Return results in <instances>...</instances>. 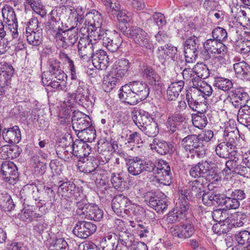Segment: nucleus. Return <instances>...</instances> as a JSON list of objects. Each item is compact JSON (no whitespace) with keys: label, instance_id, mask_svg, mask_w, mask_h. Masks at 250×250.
<instances>
[{"label":"nucleus","instance_id":"obj_1","mask_svg":"<svg viewBox=\"0 0 250 250\" xmlns=\"http://www.w3.org/2000/svg\"><path fill=\"white\" fill-rule=\"evenodd\" d=\"M125 164L128 172L135 176L144 171L153 172L155 168V165L152 161H145L139 156L125 157Z\"/></svg>","mask_w":250,"mask_h":250},{"label":"nucleus","instance_id":"obj_2","mask_svg":"<svg viewBox=\"0 0 250 250\" xmlns=\"http://www.w3.org/2000/svg\"><path fill=\"white\" fill-rule=\"evenodd\" d=\"M122 32L126 37L131 39L137 44L147 49H151L153 45L147 33L143 28L132 26L128 28L122 27Z\"/></svg>","mask_w":250,"mask_h":250},{"label":"nucleus","instance_id":"obj_3","mask_svg":"<svg viewBox=\"0 0 250 250\" xmlns=\"http://www.w3.org/2000/svg\"><path fill=\"white\" fill-rule=\"evenodd\" d=\"M181 144L186 151L196 153L198 157H202L205 154L203 143L196 135H189L184 138Z\"/></svg>","mask_w":250,"mask_h":250},{"label":"nucleus","instance_id":"obj_4","mask_svg":"<svg viewBox=\"0 0 250 250\" xmlns=\"http://www.w3.org/2000/svg\"><path fill=\"white\" fill-rule=\"evenodd\" d=\"M58 192L62 197H68L74 200H79L83 197L82 188L76 186L70 181L63 182L58 187Z\"/></svg>","mask_w":250,"mask_h":250},{"label":"nucleus","instance_id":"obj_5","mask_svg":"<svg viewBox=\"0 0 250 250\" xmlns=\"http://www.w3.org/2000/svg\"><path fill=\"white\" fill-rule=\"evenodd\" d=\"M205 51L202 52V57L205 60H209L210 54L225 55L227 52V47L222 43L213 39L207 40L203 44Z\"/></svg>","mask_w":250,"mask_h":250},{"label":"nucleus","instance_id":"obj_6","mask_svg":"<svg viewBox=\"0 0 250 250\" xmlns=\"http://www.w3.org/2000/svg\"><path fill=\"white\" fill-rule=\"evenodd\" d=\"M189 206L186 201L179 203L178 206L169 211L164 218L168 224L175 223L187 219L188 211Z\"/></svg>","mask_w":250,"mask_h":250},{"label":"nucleus","instance_id":"obj_7","mask_svg":"<svg viewBox=\"0 0 250 250\" xmlns=\"http://www.w3.org/2000/svg\"><path fill=\"white\" fill-rule=\"evenodd\" d=\"M70 87L75 90V100L79 104H88L89 93L87 84L81 80H75L71 83Z\"/></svg>","mask_w":250,"mask_h":250},{"label":"nucleus","instance_id":"obj_8","mask_svg":"<svg viewBox=\"0 0 250 250\" xmlns=\"http://www.w3.org/2000/svg\"><path fill=\"white\" fill-rule=\"evenodd\" d=\"M55 38L58 42V45L63 48H67L69 46H72L78 39V34L71 28L67 30H59L55 35Z\"/></svg>","mask_w":250,"mask_h":250},{"label":"nucleus","instance_id":"obj_9","mask_svg":"<svg viewBox=\"0 0 250 250\" xmlns=\"http://www.w3.org/2000/svg\"><path fill=\"white\" fill-rule=\"evenodd\" d=\"M199 45V41L197 37L193 36L188 38L185 42L184 52L185 60L188 63L195 62Z\"/></svg>","mask_w":250,"mask_h":250},{"label":"nucleus","instance_id":"obj_10","mask_svg":"<svg viewBox=\"0 0 250 250\" xmlns=\"http://www.w3.org/2000/svg\"><path fill=\"white\" fill-rule=\"evenodd\" d=\"M2 15L3 21L12 32L13 38H18V21L14 9L11 6L6 5L2 9Z\"/></svg>","mask_w":250,"mask_h":250},{"label":"nucleus","instance_id":"obj_11","mask_svg":"<svg viewBox=\"0 0 250 250\" xmlns=\"http://www.w3.org/2000/svg\"><path fill=\"white\" fill-rule=\"evenodd\" d=\"M1 71H0V95H5L11 88V77L14 69L13 66L8 63L4 64Z\"/></svg>","mask_w":250,"mask_h":250},{"label":"nucleus","instance_id":"obj_12","mask_svg":"<svg viewBox=\"0 0 250 250\" xmlns=\"http://www.w3.org/2000/svg\"><path fill=\"white\" fill-rule=\"evenodd\" d=\"M72 127L76 133L79 134L91 125L90 117L81 112H76L72 118Z\"/></svg>","mask_w":250,"mask_h":250},{"label":"nucleus","instance_id":"obj_13","mask_svg":"<svg viewBox=\"0 0 250 250\" xmlns=\"http://www.w3.org/2000/svg\"><path fill=\"white\" fill-rule=\"evenodd\" d=\"M96 229V226L91 222L79 221L73 229V233L80 238L85 239L94 233Z\"/></svg>","mask_w":250,"mask_h":250},{"label":"nucleus","instance_id":"obj_14","mask_svg":"<svg viewBox=\"0 0 250 250\" xmlns=\"http://www.w3.org/2000/svg\"><path fill=\"white\" fill-rule=\"evenodd\" d=\"M169 230L173 236L185 239L190 237L193 234L195 228L192 223L186 222L180 226L173 225Z\"/></svg>","mask_w":250,"mask_h":250},{"label":"nucleus","instance_id":"obj_15","mask_svg":"<svg viewBox=\"0 0 250 250\" xmlns=\"http://www.w3.org/2000/svg\"><path fill=\"white\" fill-rule=\"evenodd\" d=\"M119 241L120 242L121 250H138L141 248L145 249L144 243H138L136 245L132 235L125 231H122L119 234Z\"/></svg>","mask_w":250,"mask_h":250},{"label":"nucleus","instance_id":"obj_16","mask_svg":"<svg viewBox=\"0 0 250 250\" xmlns=\"http://www.w3.org/2000/svg\"><path fill=\"white\" fill-rule=\"evenodd\" d=\"M67 76L46 77L45 73L42 75V81L43 83L48 86H50L54 90H63L66 87Z\"/></svg>","mask_w":250,"mask_h":250},{"label":"nucleus","instance_id":"obj_17","mask_svg":"<svg viewBox=\"0 0 250 250\" xmlns=\"http://www.w3.org/2000/svg\"><path fill=\"white\" fill-rule=\"evenodd\" d=\"M177 53V47L171 43L158 47L156 51L157 57L162 63L170 59L174 60Z\"/></svg>","mask_w":250,"mask_h":250},{"label":"nucleus","instance_id":"obj_18","mask_svg":"<svg viewBox=\"0 0 250 250\" xmlns=\"http://www.w3.org/2000/svg\"><path fill=\"white\" fill-rule=\"evenodd\" d=\"M1 172L2 178L10 184L18 177L17 167L12 162H4L1 166Z\"/></svg>","mask_w":250,"mask_h":250},{"label":"nucleus","instance_id":"obj_19","mask_svg":"<svg viewBox=\"0 0 250 250\" xmlns=\"http://www.w3.org/2000/svg\"><path fill=\"white\" fill-rule=\"evenodd\" d=\"M186 100L189 107L193 110H196L197 105L202 103L204 99L197 86L192 85L187 91Z\"/></svg>","mask_w":250,"mask_h":250},{"label":"nucleus","instance_id":"obj_20","mask_svg":"<svg viewBox=\"0 0 250 250\" xmlns=\"http://www.w3.org/2000/svg\"><path fill=\"white\" fill-rule=\"evenodd\" d=\"M119 97L123 102L130 105H135L140 102L129 83L121 87L119 90Z\"/></svg>","mask_w":250,"mask_h":250},{"label":"nucleus","instance_id":"obj_21","mask_svg":"<svg viewBox=\"0 0 250 250\" xmlns=\"http://www.w3.org/2000/svg\"><path fill=\"white\" fill-rule=\"evenodd\" d=\"M78 53L81 58L89 59L93 53V45L89 39L81 38L78 43Z\"/></svg>","mask_w":250,"mask_h":250},{"label":"nucleus","instance_id":"obj_22","mask_svg":"<svg viewBox=\"0 0 250 250\" xmlns=\"http://www.w3.org/2000/svg\"><path fill=\"white\" fill-rule=\"evenodd\" d=\"M150 146L152 150H155L158 154L162 155L171 154L174 150L172 143L156 138L153 140Z\"/></svg>","mask_w":250,"mask_h":250},{"label":"nucleus","instance_id":"obj_23","mask_svg":"<svg viewBox=\"0 0 250 250\" xmlns=\"http://www.w3.org/2000/svg\"><path fill=\"white\" fill-rule=\"evenodd\" d=\"M140 102L145 100L149 94L147 84L143 81H133L128 83Z\"/></svg>","mask_w":250,"mask_h":250},{"label":"nucleus","instance_id":"obj_24","mask_svg":"<svg viewBox=\"0 0 250 250\" xmlns=\"http://www.w3.org/2000/svg\"><path fill=\"white\" fill-rule=\"evenodd\" d=\"M94 67L101 70L105 69L109 65V62L106 52L103 50H99L90 57Z\"/></svg>","mask_w":250,"mask_h":250},{"label":"nucleus","instance_id":"obj_25","mask_svg":"<svg viewBox=\"0 0 250 250\" xmlns=\"http://www.w3.org/2000/svg\"><path fill=\"white\" fill-rule=\"evenodd\" d=\"M72 155L77 158H84L87 157L90 153L91 148L84 141L76 140L71 147Z\"/></svg>","mask_w":250,"mask_h":250},{"label":"nucleus","instance_id":"obj_26","mask_svg":"<svg viewBox=\"0 0 250 250\" xmlns=\"http://www.w3.org/2000/svg\"><path fill=\"white\" fill-rule=\"evenodd\" d=\"M132 119L135 124L138 126H146L148 124L154 121L151 115L144 110L133 111L131 113Z\"/></svg>","mask_w":250,"mask_h":250},{"label":"nucleus","instance_id":"obj_27","mask_svg":"<svg viewBox=\"0 0 250 250\" xmlns=\"http://www.w3.org/2000/svg\"><path fill=\"white\" fill-rule=\"evenodd\" d=\"M146 201L149 206L158 213H163L167 208V199L164 195L162 197L155 195L150 196Z\"/></svg>","mask_w":250,"mask_h":250},{"label":"nucleus","instance_id":"obj_28","mask_svg":"<svg viewBox=\"0 0 250 250\" xmlns=\"http://www.w3.org/2000/svg\"><path fill=\"white\" fill-rule=\"evenodd\" d=\"M2 136L3 140L10 144H18L21 140V131L17 125L8 129H4Z\"/></svg>","mask_w":250,"mask_h":250},{"label":"nucleus","instance_id":"obj_29","mask_svg":"<svg viewBox=\"0 0 250 250\" xmlns=\"http://www.w3.org/2000/svg\"><path fill=\"white\" fill-rule=\"evenodd\" d=\"M129 200L123 194L116 195L112 201V208L118 215L121 214L122 210L125 211V206L128 205Z\"/></svg>","mask_w":250,"mask_h":250},{"label":"nucleus","instance_id":"obj_30","mask_svg":"<svg viewBox=\"0 0 250 250\" xmlns=\"http://www.w3.org/2000/svg\"><path fill=\"white\" fill-rule=\"evenodd\" d=\"M87 31L88 33L87 38L89 39L91 42L92 41H101L102 43L108 30L102 29L101 27H93L90 25L87 26Z\"/></svg>","mask_w":250,"mask_h":250},{"label":"nucleus","instance_id":"obj_31","mask_svg":"<svg viewBox=\"0 0 250 250\" xmlns=\"http://www.w3.org/2000/svg\"><path fill=\"white\" fill-rule=\"evenodd\" d=\"M156 171L157 175L155 177L158 178L157 180L159 182L163 183V181L168 182L170 180V168L166 162L163 161L161 166L158 164V167H155V170L153 171Z\"/></svg>","mask_w":250,"mask_h":250},{"label":"nucleus","instance_id":"obj_32","mask_svg":"<svg viewBox=\"0 0 250 250\" xmlns=\"http://www.w3.org/2000/svg\"><path fill=\"white\" fill-rule=\"evenodd\" d=\"M85 210V216L84 218L88 220H93L95 221H100L103 218V211L95 204H91L87 206Z\"/></svg>","mask_w":250,"mask_h":250},{"label":"nucleus","instance_id":"obj_33","mask_svg":"<svg viewBox=\"0 0 250 250\" xmlns=\"http://www.w3.org/2000/svg\"><path fill=\"white\" fill-rule=\"evenodd\" d=\"M49 74L47 77L62 76L64 77L66 75L61 68V62L54 58H50L47 62Z\"/></svg>","mask_w":250,"mask_h":250},{"label":"nucleus","instance_id":"obj_34","mask_svg":"<svg viewBox=\"0 0 250 250\" xmlns=\"http://www.w3.org/2000/svg\"><path fill=\"white\" fill-rule=\"evenodd\" d=\"M184 84L185 83L183 81H179L171 83L167 91L168 99L170 101L176 100L183 89Z\"/></svg>","mask_w":250,"mask_h":250},{"label":"nucleus","instance_id":"obj_35","mask_svg":"<svg viewBox=\"0 0 250 250\" xmlns=\"http://www.w3.org/2000/svg\"><path fill=\"white\" fill-rule=\"evenodd\" d=\"M234 224L235 221L233 219L229 218L222 222L214 224L212 226V229L214 232L219 235L227 233L232 229Z\"/></svg>","mask_w":250,"mask_h":250},{"label":"nucleus","instance_id":"obj_36","mask_svg":"<svg viewBox=\"0 0 250 250\" xmlns=\"http://www.w3.org/2000/svg\"><path fill=\"white\" fill-rule=\"evenodd\" d=\"M238 122L247 127L250 130V106L244 105L238 112Z\"/></svg>","mask_w":250,"mask_h":250},{"label":"nucleus","instance_id":"obj_37","mask_svg":"<svg viewBox=\"0 0 250 250\" xmlns=\"http://www.w3.org/2000/svg\"><path fill=\"white\" fill-rule=\"evenodd\" d=\"M233 147H230L226 143L222 142L217 146L215 152L217 155L223 158H228L233 155L232 154L235 151Z\"/></svg>","mask_w":250,"mask_h":250},{"label":"nucleus","instance_id":"obj_38","mask_svg":"<svg viewBox=\"0 0 250 250\" xmlns=\"http://www.w3.org/2000/svg\"><path fill=\"white\" fill-rule=\"evenodd\" d=\"M245 8L247 9L241 5L236 4L232 6L231 9L232 16L237 21H239L244 22L250 21L249 18L247 17L246 12L243 9Z\"/></svg>","mask_w":250,"mask_h":250},{"label":"nucleus","instance_id":"obj_39","mask_svg":"<svg viewBox=\"0 0 250 250\" xmlns=\"http://www.w3.org/2000/svg\"><path fill=\"white\" fill-rule=\"evenodd\" d=\"M238 130H230L229 128H226L223 135V142L226 143L230 147H233L235 149L237 139Z\"/></svg>","mask_w":250,"mask_h":250},{"label":"nucleus","instance_id":"obj_40","mask_svg":"<svg viewBox=\"0 0 250 250\" xmlns=\"http://www.w3.org/2000/svg\"><path fill=\"white\" fill-rule=\"evenodd\" d=\"M191 194L197 198L201 197L202 194L204 192L205 186L203 182L199 180H195L188 183Z\"/></svg>","mask_w":250,"mask_h":250},{"label":"nucleus","instance_id":"obj_41","mask_svg":"<svg viewBox=\"0 0 250 250\" xmlns=\"http://www.w3.org/2000/svg\"><path fill=\"white\" fill-rule=\"evenodd\" d=\"M233 68L237 74L242 75L245 79H250V66L245 62L234 63Z\"/></svg>","mask_w":250,"mask_h":250},{"label":"nucleus","instance_id":"obj_42","mask_svg":"<svg viewBox=\"0 0 250 250\" xmlns=\"http://www.w3.org/2000/svg\"><path fill=\"white\" fill-rule=\"evenodd\" d=\"M111 182L114 188L118 190L123 191L126 189V182L121 173H112Z\"/></svg>","mask_w":250,"mask_h":250},{"label":"nucleus","instance_id":"obj_43","mask_svg":"<svg viewBox=\"0 0 250 250\" xmlns=\"http://www.w3.org/2000/svg\"><path fill=\"white\" fill-rule=\"evenodd\" d=\"M194 73L199 79H205L209 76V71L207 66L203 63H197L193 68Z\"/></svg>","mask_w":250,"mask_h":250},{"label":"nucleus","instance_id":"obj_44","mask_svg":"<svg viewBox=\"0 0 250 250\" xmlns=\"http://www.w3.org/2000/svg\"><path fill=\"white\" fill-rule=\"evenodd\" d=\"M112 75L110 73L103 81L102 87L105 92H110L120 83L121 81L118 78Z\"/></svg>","mask_w":250,"mask_h":250},{"label":"nucleus","instance_id":"obj_45","mask_svg":"<svg viewBox=\"0 0 250 250\" xmlns=\"http://www.w3.org/2000/svg\"><path fill=\"white\" fill-rule=\"evenodd\" d=\"M193 85L197 86L201 93L203 99L209 97L212 93L211 86L206 83H204L201 79L198 81H194Z\"/></svg>","mask_w":250,"mask_h":250},{"label":"nucleus","instance_id":"obj_46","mask_svg":"<svg viewBox=\"0 0 250 250\" xmlns=\"http://www.w3.org/2000/svg\"><path fill=\"white\" fill-rule=\"evenodd\" d=\"M27 41L30 44L38 46L42 42V34L39 30L26 31Z\"/></svg>","mask_w":250,"mask_h":250},{"label":"nucleus","instance_id":"obj_47","mask_svg":"<svg viewBox=\"0 0 250 250\" xmlns=\"http://www.w3.org/2000/svg\"><path fill=\"white\" fill-rule=\"evenodd\" d=\"M234 239L238 244V246L247 245L250 243V232L246 230L237 232L234 235Z\"/></svg>","mask_w":250,"mask_h":250},{"label":"nucleus","instance_id":"obj_48","mask_svg":"<svg viewBox=\"0 0 250 250\" xmlns=\"http://www.w3.org/2000/svg\"><path fill=\"white\" fill-rule=\"evenodd\" d=\"M0 206L5 211H10L14 209L15 204L9 194L1 193L0 195Z\"/></svg>","mask_w":250,"mask_h":250},{"label":"nucleus","instance_id":"obj_49","mask_svg":"<svg viewBox=\"0 0 250 250\" xmlns=\"http://www.w3.org/2000/svg\"><path fill=\"white\" fill-rule=\"evenodd\" d=\"M125 213L128 216H139L144 213L143 208L139 205L129 202L125 208Z\"/></svg>","mask_w":250,"mask_h":250},{"label":"nucleus","instance_id":"obj_50","mask_svg":"<svg viewBox=\"0 0 250 250\" xmlns=\"http://www.w3.org/2000/svg\"><path fill=\"white\" fill-rule=\"evenodd\" d=\"M81 140L92 142L96 137V130L91 125L77 135Z\"/></svg>","mask_w":250,"mask_h":250},{"label":"nucleus","instance_id":"obj_51","mask_svg":"<svg viewBox=\"0 0 250 250\" xmlns=\"http://www.w3.org/2000/svg\"><path fill=\"white\" fill-rule=\"evenodd\" d=\"M57 15V10H53L49 14V20L48 22V26L50 29H52L54 35L59 30H62L60 28V24L62 22L55 18V16Z\"/></svg>","mask_w":250,"mask_h":250},{"label":"nucleus","instance_id":"obj_52","mask_svg":"<svg viewBox=\"0 0 250 250\" xmlns=\"http://www.w3.org/2000/svg\"><path fill=\"white\" fill-rule=\"evenodd\" d=\"M214 85L219 89L224 91H228L233 87L231 80L221 77L215 78Z\"/></svg>","mask_w":250,"mask_h":250},{"label":"nucleus","instance_id":"obj_53","mask_svg":"<svg viewBox=\"0 0 250 250\" xmlns=\"http://www.w3.org/2000/svg\"><path fill=\"white\" fill-rule=\"evenodd\" d=\"M86 20H87V25L93 27H101L102 23V18L101 15L97 11L93 13H88L86 15Z\"/></svg>","mask_w":250,"mask_h":250},{"label":"nucleus","instance_id":"obj_54","mask_svg":"<svg viewBox=\"0 0 250 250\" xmlns=\"http://www.w3.org/2000/svg\"><path fill=\"white\" fill-rule=\"evenodd\" d=\"M141 130L148 137H154L159 132V128L157 123L153 121L146 126H144Z\"/></svg>","mask_w":250,"mask_h":250},{"label":"nucleus","instance_id":"obj_55","mask_svg":"<svg viewBox=\"0 0 250 250\" xmlns=\"http://www.w3.org/2000/svg\"><path fill=\"white\" fill-rule=\"evenodd\" d=\"M236 50L242 54H246L250 51V40L241 39L236 42Z\"/></svg>","mask_w":250,"mask_h":250},{"label":"nucleus","instance_id":"obj_56","mask_svg":"<svg viewBox=\"0 0 250 250\" xmlns=\"http://www.w3.org/2000/svg\"><path fill=\"white\" fill-rule=\"evenodd\" d=\"M26 3L30 6L33 11L43 17L46 12L44 6L38 0H25Z\"/></svg>","mask_w":250,"mask_h":250},{"label":"nucleus","instance_id":"obj_57","mask_svg":"<svg viewBox=\"0 0 250 250\" xmlns=\"http://www.w3.org/2000/svg\"><path fill=\"white\" fill-rule=\"evenodd\" d=\"M193 125L199 129L205 127L208 124V120L204 114H195L192 116Z\"/></svg>","mask_w":250,"mask_h":250},{"label":"nucleus","instance_id":"obj_58","mask_svg":"<svg viewBox=\"0 0 250 250\" xmlns=\"http://www.w3.org/2000/svg\"><path fill=\"white\" fill-rule=\"evenodd\" d=\"M213 39L222 42L226 41L228 38V34L225 29L217 27L214 28L212 31Z\"/></svg>","mask_w":250,"mask_h":250},{"label":"nucleus","instance_id":"obj_59","mask_svg":"<svg viewBox=\"0 0 250 250\" xmlns=\"http://www.w3.org/2000/svg\"><path fill=\"white\" fill-rule=\"evenodd\" d=\"M76 201V207L79 209L78 213L82 215V217L83 218L85 216V210L86 208H88V205H90L91 204L87 203V200L86 199V196L83 194V197L80 198L79 200H75Z\"/></svg>","mask_w":250,"mask_h":250},{"label":"nucleus","instance_id":"obj_60","mask_svg":"<svg viewBox=\"0 0 250 250\" xmlns=\"http://www.w3.org/2000/svg\"><path fill=\"white\" fill-rule=\"evenodd\" d=\"M111 142L99 141L98 143V151L100 154H110L111 155Z\"/></svg>","mask_w":250,"mask_h":250},{"label":"nucleus","instance_id":"obj_61","mask_svg":"<svg viewBox=\"0 0 250 250\" xmlns=\"http://www.w3.org/2000/svg\"><path fill=\"white\" fill-rule=\"evenodd\" d=\"M230 96L243 105V106L246 105V104L249 99V96L247 93L242 92L239 90H234L232 92V94Z\"/></svg>","mask_w":250,"mask_h":250},{"label":"nucleus","instance_id":"obj_62","mask_svg":"<svg viewBox=\"0 0 250 250\" xmlns=\"http://www.w3.org/2000/svg\"><path fill=\"white\" fill-rule=\"evenodd\" d=\"M148 21L153 22L154 25L158 27L163 26L166 23L164 15L161 13H155L152 16V18L150 19Z\"/></svg>","mask_w":250,"mask_h":250},{"label":"nucleus","instance_id":"obj_63","mask_svg":"<svg viewBox=\"0 0 250 250\" xmlns=\"http://www.w3.org/2000/svg\"><path fill=\"white\" fill-rule=\"evenodd\" d=\"M228 214L221 209H216L212 212V216L214 220L218 223L222 222L229 219Z\"/></svg>","mask_w":250,"mask_h":250},{"label":"nucleus","instance_id":"obj_64","mask_svg":"<svg viewBox=\"0 0 250 250\" xmlns=\"http://www.w3.org/2000/svg\"><path fill=\"white\" fill-rule=\"evenodd\" d=\"M225 206L224 207V209H236L238 208L240 206V203L239 201L233 198L230 195L229 197H227L225 200Z\"/></svg>","mask_w":250,"mask_h":250}]
</instances>
